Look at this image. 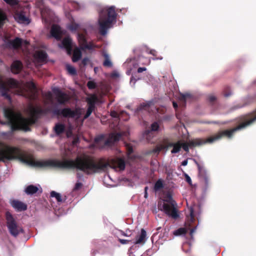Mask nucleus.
I'll list each match as a JSON object with an SVG mask.
<instances>
[{"mask_svg":"<svg viewBox=\"0 0 256 256\" xmlns=\"http://www.w3.org/2000/svg\"><path fill=\"white\" fill-rule=\"evenodd\" d=\"M96 96L95 95L92 96L90 98L88 99L87 102L88 106L95 107L94 104L96 102Z\"/></svg>","mask_w":256,"mask_h":256,"instance_id":"nucleus-38","label":"nucleus"},{"mask_svg":"<svg viewBox=\"0 0 256 256\" xmlns=\"http://www.w3.org/2000/svg\"><path fill=\"white\" fill-rule=\"evenodd\" d=\"M56 96L58 102L60 104H65L69 102L70 98L66 93L62 92L58 88H55L53 90Z\"/></svg>","mask_w":256,"mask_h":256,"instance_id":"nucleus-11","label":"nucleus"},{"mask_svg":"<svg viewBox=\"0 0 256 256\" xmlns=\"http://www.w3.org/2000/svg\"><path fill=\"white\" fill-rule=\"evenodd\" d=\"M196 226H194V228H192L190 229V235L192 237V236L193 233L196 231Z\"/></svg>","mask_w":256,"mask_h":256,"instance_id":"nucleus-59","label":"nucleus"},{"mask_svg":"<svg viewBox=\"0 0 256 256\" xmlns=\"http://www.w3.org/2000/svg\"><path fill=\"white\" fill-rule=\"evenodd\" d=\"M6 224L10 234L14 237H17L20 234H23L24 230L16 222L12 214L8 211L6 212Z\"/></svg>","mask_w":256,"mask_h":256,"instance_id":"nucleus-5","label":"nucleus"},{"mask_svg":"<svg viewBox=\"0 0 256 256\" xmlns=\"http://www.w3.org/2000/svg\"><path fill=\"white\" fill-rule=\"evenodd\" d=\"M127 11L126 8L117 9L118 12H120L122 14H125L126 12Z\"/></svg>","mask_w":256,"mask_h":256,"instance_id":"nucleus-57","label":"nucleus"},{"mask_svg":"<svg viewBox=\"0 0 256 256\" xmlns=\"http://www.w3.org/2000/svg\"><path fill=\"white\" fill-rule=\"evenodd\" d=\"M182 148V142L178 141L176 142L173 146V148L171 150L172 154H176L180 152Z\"/></svg>","mask_w":256,"mask_h":256,"instance_id":"nucleus-32","label":"nucleus"},{"mask_svg":"<svg viewBox=\"0 0 256 256\" xmlns=\"http://www.w3.org/2000/svg\"><path fill=\"white\" fill-rule=\"evenodd\" d=\"M185 178H186V182L190 184V185H192V180L188 176V174H185Z\"/></svg>","mask_w":256,"mask_h":256,"instance_id":"nucleus-52","label":"nucleus"},{"mask_svg":"<svg viewBox=\"0 0 256 256\" xmlns=\"http://www.w3.org/2000/svg\"><path fill=\"white\" fill-rule=\"evenodd\" d=\"M190 216L188 218L190 224L189 225L190 226L194 220V211L192 208L190 207Z\"/></svg>","mask_w":256,"mask_h":256,"instance_id":"nucleus-39","label":"nucleus"},{"mask_svg":"<svg viewBox=\"0 0 256 256\" xmlns=\"http://www.w3.org/2000/svg\"><path fill=\"white\" fill-rule=\"evenodd\" d=\"M15 20L20 24H28L30 22V17H14Z\"/></svg>","mask_w":256,"mask_h":256,"instance_id":"nucleus-31","label":"nucleus"},{"mask_svg":"<svg viewBox=\"0 0 256 256\" xmlns=\"http://www.w3.org/2000/svg\"><path fill=\"white\" fill-rule=\"evenodd\" d=\"M10 204L18 212L24 211L27 209V205L20 201L13 200Z\"/></svg>","mask_w":256,"mask_h":256,"instance_id":"nucleus-18","label":"nucleus"},{"mask_svg":"<svg viewBox=\"0 0 256 256\" xmlns=\"http://www.w3.org/2000/svg\"><path fill=\"white\" fill-rule=\"evenodd\" d=\"M246 104H237L236 106H234L232 108V110H236V109H238V108H242L244 106H246Z\"/></svg>","mask_w":256,"mask_h":256,"instance_id":"nucleus-55","label":"nucleus"},{"mask_svg":"<svg viewBox=\"0 0 256 256\" xmlns=\"http://www.w3.org/2000/svg\"><path fill=\"white\" fill-rule=\"evenodd\" d=\"M78 40L79 42V44L80 46V48L86 44L87 42V40H86L85 36L83 34H78Z\"/></svg>","mask_w":256,"mask_h":256,"instance_id":"nucleus-28","label":"nucleus"},{"mask_svg":"<svg viewBox=\"0 0 256 256\" xmlns=\"http://www.w3.org/2000/svg\"><path fill=\"white\" fill-rule=\"evenodd\" d=\"M54 130L56 135H60L65 130V126L64 124L57 123L54 127Z\"/></svg>","mask_w":256,"mask_h":256,"instance_id":"nucleus-25","label":"nucleus"},{"mask_svg":"<svg viewBox=\"0 0 256 256\" xmlns=\"http://www.w3.org/2000/svg\"><path fill=\"white\" fill-rule=\"evenodd\" d=\"M88 61L89 59L88 58H84L82 61V64L84 66H86L88 64Z\"/></svg>","mask_w":256,"mask_h":256,"instance_id":"nucleus-54","label":"nucleus"},{"mask_svg":"<svg viewBox=\"0 0 256 256\" xmlns=\"http://www.w3.org/2000/svg\"><path fill=\"white\" fill-rule=\"evenodd\" d=\"M34 57L38 62H45L46 60L48 54L44 50H39L35 53Z\"/></svg>","mask_w":256,"mask_h":256,"instance_id":"nucleus-22","label":"nucleus"},{"mask_svg":"<svg viewBox=\"0 0 256 256\" xmlns=\"http://www.w3.org/2000/svg\"><path fill=\"white\" fill-rule=\"evenodd\" d=\"M6 85L10 88H17L18 87V82L14 78H9L6 82Z\"/></svg>","mask_w":256,"mask_h":256,"instance_id":"nucleus-29","label":"nucleus"},{"mask_svg":"<svg viewBox=\"0 0 256 256\" xmlns=\"http://www.w3.org/2000/svg\"><path fill=\"white\" fill-rule=\"evenodd\" d=\"M6 4L14 6L18 4L19 1L18 0H4Z\"/></svg>","mask_w":256,"mask_h":256,"instance_id":"nucleus-44","label":"nucleus"},{"mask_svg":"<svg viewBox=\"0 0 256 256\" xmlns=\"http://www.w3.org/2000/svg\"><path fill=\"white\" fill-rule=\"evenodd\" d=\"M50 34L52 37L55 38L56 40H60L62 38V32L61 28L57 24L52 25L50 29Z\"/></svg>","mask_w":256,"mask_h":256,"instance_id":"nucleus-14","label":"nucleus"},{"mask_svg":"<svg viewBox=\"0 0 256 256\" xmlns=\"http://www.w3.org/2000/svg\"><path fill=\"white\" fill-rule=\"evenodd\" d=\"M104 139V135H100L94 138V142L96 144H98L101 142L103 141Z\"/></svg>","mask_w":256,"mask_h":256,"instance_id":"nucleus-50","label":"nucleus"},{"mask_svg":"<svg viewBox=\"0 0 256 256\" xmlns=\"http://www.w3.org/2000/svg\"><path fill=\"white\" fill-rule=\"evenodd\" d=\"M126 147L128 158L132 160H134L136 158V156L132 154L133 153L132 146L130 144H126Z\"/></svg>","mask_w":256,"mask_h":256,"instance_id":"nucleus-24","label":"nucleus"},{"mask_svg":"<svg viewBox=\"0 0 256 256\" xmlns=\"http://www.w3.org/2000/svg\"><path fill=\"white\" fill-rule=\"evenodd\" d=\"M144 110V103L141 104L140 105L136 108L135 112V114L140 119V117L143 112Z\"/></svg>","mask_w":256,"mask_h":256,"instance_id":"nucleus-34","label":"nucleus"},{"mask_svg":"<svg viewBox=\"0 0 256 256\" xmlns=\"http://www.w3.org/2000/svg\"><path fill=\"white\" fill-rule=\"evenodd\" d=\"M22 68V64L20 60H14L10 66L11 71L14 74H19Z\"/></svg>","mask_w":256,"mask_h":256,"instance_id":"nucleus-19","label":"nucleus"},{"mask_svg":"<svg viewBox=\"0 0 256 256\" xmlns=\"http://www.w3.org/2000/svg\"><path fill=\"white\" fill-rule=\"evenodd\" d=\"M8 46L14 49H18L22 45V40L19 38H16L13 40H10L8 42Z\"/></svg>","mask_w":256,"mask_h":256,"instance_id":"nucleus-21","label":"nucleus"},{"mask_svg":"<svg viewBox=\"0 0 256 256\" xmlns=\"http://www.w3.org/2000/svg\"><path fill=\"white\" fill-rule=\"evenodd\" d=\"M82 53L80 50L78 48H74L73 52V55L72 57V60L73 62H76L78 61L82 58Z\"/></svg>","mask_w":256,"mask_h":256,"instance_id":"nucleus-23","label":"nucleus"},{"mask_svg":"<svg viewBox=\"0 0 256 256\" xmlns=\"http://www.w3.org/2000/svg\"><path fill=\"white\" fill-rule=\"evenodd\" d=\"M94 106H88V107L86 110V112L84 116V119L87 118H88L90 116V115L92 114V111L94 110Z\"/></svg>","mask_w":256,"mask_h":256,"instance_id":"nucleus-43","label":"nucleus"},{"mask_svg":"<svg viewBox=\"0 0 256 256\" xmlns=\"http://www.w3.org/2000/svg\"><path fill=\"white\" fill-rule=\"evenodd\" d=\"M224 94L225 97H228L232 95V92L229 87H226L224 89Z\"/></svg>","mask_w":256,"mask_h":256,"instance_id":"nucleus-49","label":"nucleus"},{"mask_svg":"<svg viewBox=\"0 0 256 256\" xmlns=\"http://www.w3.org/2000/svg\"><path fill=\"white\" fill-rule=\"evenodd\" d=\"M208 100L211 104H214L216 100V98L213 94H210L208 96Z\"/></svg>","mask_w":256,"mask_h":256,"instance_id":"nucleus-47","label":"nucleus"},{"mask_svg":"<svg viewBox=\"0 0 256 256\" xmlns=\"http://www.w3.org/2000/svg\"><path fill=\"white\" fill-rule=\"evenodd\" d=\"M118 241L120 242V244H128L129 242H130V240H123L121 238H118Z\"/></svg>","mask_w":256,"mask_h":256,"instance_id":"nucleus-56","label":"nucleus"},{"mask_svg":"<svg viewBox=\"0 0 256 256\" xmlns=\"http://www.w3.org/2000/svg\"><path fill=\"white\" fill-rule=\"evenodd\" d=\"M0 92H1V95L6 99L9 101L11 100V97L8 94L10 88L6 85V83L1 79H0Z\"/></svg>","mask_w":256,"mask_h":256,"instance_id":"nucleus-16","label":"nucleus"},{"mask_svg":"<svg viewBox=\"0 0 256 256\" xmlns=\"http://www.w3.org/2000/svg\"><path fill=\"white\" fill-rule=\"evenodd\" d=\"M164 150V147L163 144H158L153 150V152L154 153H159L161 150Z\"/></svg>","mask_w":256,"mask_h":256,"instance_id":"nucleus-42","label":"nucleus"},{"mask_svg":"<svg viewBox=\"0 0 256 256\" xmlns=\"http://www.w3.org/2000/svg\"><path fill=\"white\" fill-rule=\"evenodd\" d=\"M110 115L112 118H114V122L115 123V126L118 125L120 118H122L123 116H126V118L124 120H127L129 118L128 114L124 112H122L121 113L119 114L116 112L112 110L111 111Z\"/></svg>","mask_w":256,"mask_h":256,"instance_id":"nucleus-17","label":"nucleus"},{"mask_svg":"<svg viewBox=\"0 0 256 256\" xmlns=\"http://www.w3.org/2000/svg\"><path fill=\"white\" fill-rule=\"evenodd\" d=\"M122 134L120 133H112L110 134L108 138L104 142V146H111L114 142L118 141Z\"/></svg>","mask_w":256,"mask_h":256,"instance_id":"nucleus-15","label":"nucleus"},{"mask_svg":"<svg viewBox=\"0 0 256 256\" xmlns=\"http://www.w3.org/2000/svg\"><path fill=\"white\" fill-rule=\"evenodd\" d=\"M50 196L52 198H55L58 202H62V196L60 194L56 192L55 191H52Z\"/></svg>","mask_w":256,"mask_h":256,"instance_id":"nucleus-35","label":"nucleus"},{"mask_svg":"<svg viewBox=\"0 0 256 256\" xmlns=\"http://www.w3.org/2000/svg\"><path fill=\"white\" fill-rule=\"evenodd\" d=\"M103 56H104V60L103 62V66L105 67L110 68L112 66V64L110 61L108 54L106 53H104Z\"/></svg>","mask_w":256,"mask_h":256,"instance_id":"nucleus-30","label":"nucleus"},{"mask_svg":"<svg viewBox=\"0 0 256 256\" xmlns=\"http://www.w3.org/2000/svg\"><path fill=\"white\" fill-rule=\"evenodd\" d=\"M256 112V111H252V112L240 116L238 118V122L240 123L238 126L230 130L219 132L216 134L206 139V143H212L220 139L224 136L230 138L234 132L246 128L251 125L256 121L253 117Z\"/></svg>","mask_w":256,"mask_h":256,"instance_id":"nucleus-3","label":"nucleus"},{"mask_svg":"<svg viewBox=\"0 0 256 256\" xmlns=\"http://www.w3.org/2000/svg\"><path fill=\"white\" fill-rule=\"evenodd\" d=\"M158 207L160 210L173 218L176 219L179 216L176 208L177 204L170 193H167L162 200L158 202Z\"/></svg>","mask_w":256,"mask_h":256,"instance_id":"nucleus-4","label":"nucleus"},{"mask_svg":"<svg viewBox=\"0 0 256 256\" xmlns=\"http://www.w3.org/2000/svg\"><path fill=\"white\" fill-rule=\"evenodd\" d=\"M100 17L98 20L99 32L102 36H104L107 32V30L112 26L113 22H116V17H106L107 18L103 20Z\"/></svg>","mask_w":256,"mask_h":256,"instance_id":"nucleus-7","label":"nucleus"},{"mask_svg":"<svg viewBox=\"0 0 256 256\" xmlns=\"http://www.w3.org/2000/svg\"><path fill=\"white\" fill-rule=\"evenodd\" d=\"M144 242V228L141 229L140 234L137 236L136 240L132 242L135 244H143Z\"/></svg>","mask_w":256,"mask_h":256,"instance_id":"nucleus-26","label":"nucleus"},{"mask_svg":"<svg viewBox=\"0 0 256 256\" xmlns=\"http://www.w3.org/2000/svg\"><path fill=\"white\" fill-rule=\"evenodd\" d=\"M87 86L90 90H93L96 88V84L94 82L90 80L88 82Z\"/></svg>","mask_w":256,"mask_h":256,"instance_id":"nucleus-46","label":"nucleus"},{"mask_svg":"<svg viewBox=\"0 0 256 256\" xmlns=\"http://www.w3.org/2000/svg\"><path fill=\"white\" fill-rule=\"evenodd\" d=\"M194 162L198 168V176L200 182L204 186L205 188H208L210 186V182L209 176L202 165L200 164L196 160H194Z\"/></svg>","mask_w":256,"mask_h":256,"instance_id":"nucleus-8","label":"nucleus"},{"mask_svg":"<svg viewBox=\"0 0 256 256\" xmlns=\"http://www.w3.org/2000/svg\"><path fill=\"white\" fill-rule=\"evenodd\" d=\"M99 13L100 16H118L117 9L114 6L102 8L100 10Z\"/></svg>","mask_w":256,"mask_h":256,"instance_id":"nucleus-13","label":"nucleus"},{"mask_svg":"<svg viewBox=\"0 0 256 256\" xmlns=\"http://www.w3.org/2000/svg\"><path fill=\"white\" fill-rule=\"evenodd\" d=\"M150 54H152L153 56L155 55V53L156 52L155 50H150L149 52Z\"/></svg>","mask_w":256,"mask_h":256,"instance_id":"nucleus-64","label":"nucleus"},{"mask_svg":"<svg viewBox=\"0 0 256 256\" xmlns=\"http://www.w3.org/2000/svg\"><path fill=\"white\" fill-rule=\"evenodd\" d=\"M145 198H147L148 196V194H147V187H145Z\"/></svg>","mask_w":256,"mask_h":256,"instance_id":"nucleus-63","label":"nucleus"},{"mask_svg":"<svg viewBox=\"0 0 256 256\" xmlns=\"http://www.w3.org/2000/svg\"><path fill=\"white\" fill-rule=\"evenodd\" d=\"M52 113L56 116H62L66 118H78L80 115V110L76 108L72 110L70 108H66L62 110L54 108L52 110Z\"/></svg>","mask_w":256,"mask_h":256,"instance_id":"nucleus-6","label":"nucleus"},{"mask_svg":"<svg viewBox=\"0 0 256 256\" xmlns=\"http://www.w3.org/2000/svg\"><path fill=\"white\" fill-rule=\"evenodd\" d=\"M18 160L28 165L39 168H57L60 169H76L86 175L106 172L109 168L124 170L126 168L124 159L116 158L107 160L100 158L83 154L76 157L74 160H36L32 154L22 150L17 146L2 144L0 148V162Z\"/></svg>","mask_w":256,"mask_h":256,"instance_id":"nucleus-1","label":"nucleus"},{"mask_svg":"<svg viewBox=\"0 0 256 256\" xmlns=\"http://www.w3.org/2000/svg\"><path fill=\"white\" fill-rule=\"evenodd\" d=\"M206 144V139L196 138L190 140L188 143H182V148L186 152H188L189 151V147L191 148L200 146Z\"/></svg>","mask_w":256,"mask_h":256,"instance_id":"nucleus-10","label":"nucleus"},{"mask_svg":"<svg viewBox=\"0 0 256 256\" xmlns=\"http://www.w3.org/2000/svg\"><path fill=\"white\" fill-rule=\"evenodd\" d=\"M172 104H173V106L174 108H178V104H176V102H172Z\"/></svg>","mask_w":256,"mask_h":256,"instance_id":"nucleus-62","label":"nucleus"},{"mask_svg":"<svg viewBox=\"0 0 256 256\" xmlns=\"http://www.w3.org/2000/svg\"><path fill=\"white\" fill-rule=\"evenodd\" d=\"M38 190V188L36 186L30 184L26 188L25 192L28 194H36Z\"/></svg>","mask_w":256,"mask_h":256,"instance_id":"nucleus-27","label":"nucleus"},{"mask_svg":"<svg viewBox=\"0 0 256 256\" xmlns=\"http://www.w3.org/2000/svg\"><path fill=\"white\" fill-rule=\"evenodd\" d=\"M27 88L25 96L30 100H35L38 98V92L36 84L33 82H28L26 84Z\"/></svg>","mask_w":256,"mask_h":256,"instance_id":"nucleus-9","label":"nucleus"},{"mask_svg":"<svg viewBox=\"0 0 256 256\" xmlns=\"http://www.w3.org/2000/svg\"><path fill=\"white\" fill-rule=\"evenodd\" d=\"M187 164H188V160H186L182 162V165L183 166H186Z\"/></svg>","mask_w":256,"mask_h":256,"instance_id":"nucleus-60","label":"nucleus"},{"mask_svg":"<svg viewBox=\"0 0 256 256\" xmlns=\"http://www.w3.org/2000/svg\"><path fill=\"white\" fill-rule=\"evenodd\" d=\"M62 44L64 48L68 54H70L72 48V40L70 37H66L62 40Z\"/></svg>","mask_w":256,"mask_h":256,"instance_id":"nucleus-20","label":"nucleus"},{"mask_svg":"<svg viewBox=\"0 0 256 256\" xmlns=\"http://www.w3.org/2000/svg\"><path fill=\"white\" fill-rule=\"evenodd\" d=\"M66 70L68 71V72L72 75H75L76 74V69L71 66L67 65Z\"/></svg>","mask_w":256,"mask_h":256,"instance_id":"nucleus-45","label":"nucleus"},{"mask_svg":"<svg viewBox=\"0 0 256 256\" xmlns=\"http://www.w3.org/2000/svg\"><path fill=\"white\" fill-rule=\"evenodd\" d=\"M192 95L190 94H180V100L184 103V104H186V101L188 98H190Z\"/></svg>","mask_w":256,"mask_h":256,"instance_id":"nucleus-33","label":"nucleus"},{"mask_svg":"<svg viewBox=\"0 0 256 256\" xmlns=\"http://www.w3.org/2000/svg\"><path fill=\"white\" fill-rule=\"evenodd\" d=\"M186 230L185 228H180L174 232V234L176 236H180L186 234Z\"/></svg>","mask_w":256,"mask_h":256,"instance_id":"nucleus-41","label":"nucleus"},{"mask_svg":"<svg viewBox=\"0 0 256 256\" xmlns=\"http://www.w3.org/2000/svg\"><path fill=\"white\" fill-rule=\"evenodd\" d=\"M46 96L48 100L50 101H52V94L50 92H48L46 94Z\"/></svg>","mask_w":256,"mask_h":256,"instance_id":"nucleus-58","label":"nucleus"},{"mask_svg":"<svg viewBox=\"0 0 256 256\" xmlns=\"http://www.w3.org/2000/svg\"><path fill=\"white\" fill-rule=\"evenodd\" d=\"M78 28L79 25L74 22H72L68 26V28L72 31H75L77 30Z\"/></svg>","mask_w":256,"mask_h":256,"instance_id":"nucleus-40","label":"nucleus"},{"mask_svg":"<svg viewBox=\"0 0 256 256\" xmlns=\"http://www.w3.org/2000/svg\"><path fill=\"white\" fill-rule=\"evenodd\" d=\"M175 143L172 142H168V141H164V144H163L164 146V150H168V148L170 147H172L174 146Z\"/></svg>","mask_w":256,"mask_h":256,"instance_id":"nucleus-48","label":"nucleus"},{"mask_svg":"<svg viewBox=\"0 0 256 256\" xmlns=\"http://www.w3.org/2000/svg\"><path fill=\"white\" fill-rule=\"evenodd\" d=\"M164 188L162 180L160 179L158 180L154 184V188L156 191L160 190Z\"/></svg>","mask_w":256,"mask_h":256,"instance_id":"nucleus-36","label":"nucleus"},{"mask_svg":"<svg viewBox=\"0 0 256 256\" xmlns=\"http://www.w3.org/2000/svg\"><path fill=\"white\" fill-rule=\"evenodd\" d=\"M82 186V184L81 182H76L74 186V187L73 189L74 191H76L80 189Z\"/></svg>","mask_w":256,"mask_h":256,"instance_id":"nucleus-51","label":"nucleus"},{"mask_svg":"<svg viewBox=\"0 0 256 256\" xmlns=\"http://www.w3.org/2000/svg\"><path fill=\"white\" fill-rule=\"evenodd\" d=\"M143 71H144V68H139L138 70V73L142 72Z\"/></svg>","mask_w":256,"mask_h":256,"instance_id":"nucleus-61","label":"nucleus"},{"mask_svg":"<svg viewBox=\"0 0 256 256\" xmlns=\"http://www.w3.org/2000/svg\"><path fill=\"white\" fill-rule=\"evenodd\" d=\"M95 48H98V46L94 45L92 42H90L88 44L87 42L86 44L82 48V50H91Z\"/></svg>","mask_w":256,"mask_h":256,"instance_id":"nucleus-37","label":"nucleus"},{"mask_svg":"<svg viewBox=\"0 0 256 256\" xmlns=\"http://www.w3.org/2000/svg\"><path fill=\"white\" fill-rule=\"evenodd\" d=\"M30 117L23 118L20 114H16L12 110L6 109L4 115L8 120L7 122H2V124H8L10 126L11 130L14 132L22 130L24 132H30V126L35 124L40 116L46 114L50 112L49 108L42 109L40 107L30 106L29 108Z\"/></svg>","mask_w":256,"mask_h":256,"instance_id":"nucleus-2","label":"nucleus"},{"mask_svg":"<svg viewBox=\"0 0 256 256\" xmlns=\"http://www.w3.org/2000/svg\"><path fill=\"white\" fill-rule=\"evenodd\" d=\"M80 142V140L78 137L76 136L74 138L72 144L73 145H76L77 144H78Z\"/></svg>","mask_w":256,"mask_h":256,"instance_id":"nucleus-53","label":"nucleus"},{"mask_svg":"<svg viewBox=\"0 0 256 256\" xmlns=\"http://www.w3.org/2000/svg\"><path fill=\"white\" fill-rule=\"evenodd\" d=\"M160 128L158 122H154L150 125V130H145V138L148 141H150V138L154 137L156 134L159 131Z\"/></svg>","mask_w":256,"mask_h":256,"instance_id":"nucleus-12","label":"nucleus"}]
</instances>
